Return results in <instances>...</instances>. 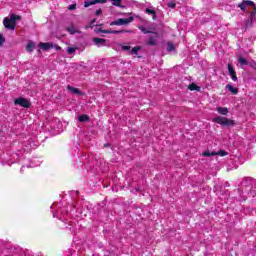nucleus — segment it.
I'll return each mask as SVG.
<instances>
[{"label":"nucleus","instance_id":"obj_1","mask_svg":"<svg viewBox=\"0 0 256 256\" xmlns=\"http://www.w3.org/2000/svg\"><path fill=\"white\" fill-rule=\"evenodd\" d=\"M21 16L17 14H11L10 18L6 17L3 20V25L5 29H10V31H15V27H17V22L20 21Z\"/></svg>","mask_w":256,"mask_h":256},{"label":"nucleus","instance_id":"obj_2","mask_svg":"<svg viewBox=\"0 0 256 256\" xmlns=\"http://www.w3.org/2000/svg\"><path fill=\"white\" fill-rule=\"evenodd\" d=\"M212 121L222 127H235V120H231L227 117L217 116Z\"/></svg>","mask_w":256,"mask_h":256},{"label":"nucleus","instance_id":"obj_3","mask_svg":"<svg viewBox=\"0 0 256 256\" xmlns=\"http://www.w3.org/2000/svg\"><path fill=\"white\" fill-rule=\"evenodd\" d=\"M135 21V18L133 16H130L128 18H119L116 21H112L110 23V26L113 27L114 25L121 26V25H129V23H133Z\"/></svg>","mask_w":256,"mask_h":256},{"label":"nucleus","instance_id":"obj_4","mask_svg":"<svg viewBox=\"0 0 256 256\" xmlns=\"http://www.w3.org/2000/svg\"><path fill=\"white\" fill-rule=\"evenodd\" d=\"M15 105H19L20 107H24V109H29L31 107V102L27 100V98L19 97L14 100Z\"/></svg>","mask_w":256,"mask_h":256},{"label":"nucleus","instance_id":"obj_5","mask_svg":"<svg viewBox=\"0 0 256 256\" xmlns=\"http://www.w3.org/2000/svg\"><path fill=\"white\" fill-rule=\"evenodd\" d=\"M238 7L241 9V11H245L247 7H253L254 10L256 9L255 2L250 0H243L242 3L238 4Z\"/></svg>","mask_w":256,"mask_h":256},{"label":"nucleus","instance_id":"obj_6","mask_svg":"<svg viewBox=\"0 0 256 256\" xmlns=\"http://www.w3.org/2000/svg\"><path fill=\"white\" fill-rule=\"evenodd\" d=\"M97 3H107V0H86L84 1V7H91V5H97Z\"/></svg>","mask_w":256,"mask_h":256},{"label":"nucleus","instance_id":"obj_7","mask_svg":"<svg viewBox=\"0 0 256 256\" xmlns=\"http://www.w3.org/2000/svg\"><path fill=\"white\" fill-rule=\"evenodd\" d=\"M93 42L97 47H105L107 40L103 39V38H98L95 37L93 38Z\"/></svg>","mask_w":256,"mask_h":256},{"label":"nucleus","instance_id":"obj_8","mask_svg":"<svg viewBox=\"0 0 256 256\" xmlns=\"http://www.w3.org/2000/svg\"><path fill=\"white\" fill-rule=\"evenodd\" d=\"M39 47H40V49H43V51H49V49H53V43H51V42H46V43L41 42L39 44Z\"/></svg>","mask_w":256,"mask_h":256},{"label":"nucleus","instance_id":"obj_9","mask_svg":"<svg viewBox=\"0 0 256 256\" xmlns=\"http://www.w3.org/2000/svg\"><path fill=\"white\" fill-rule=\"evenodd\" d=\"M228 71L232 77V81H237V72H235V69H233V66L231 64H228Z\"/></svg>","mask_w":256,"mask_h":256},{"label":"nucleus","instance_id":"obj_10","mask_svg":"<svg viewBox=\"0 0 256 256\" xmlns=\"http://www.w3.org/2000/svg\"><path fill=\"white\" fill-rule=\"evenodd\" d=\"M67 90L71 91V93H74V95H84V93L81 90H79V88H75L71 85L67 86Z\"/></svg>","mask_w":256,"mask_h":256},{"label":"nucleus","instance_id":"obj_11","mask_svg":"<svg viewBox=\"0 0 256 256\" xmlns=\"http://www.w3.org/2000/svg\"><path fill=\"white\" fill-rule=\"evenodd\" d=\"M226 89H228L232 95H237V93H239V88H235L231 84L226 85Z\"/></svg>","mask_w":256,"mask_h":256},{"label":"nucleus","instance_id":"obj_12","mask_svg":"<svg viewBox=\"0 0 256 256\" xmlns=\"http://www.w3.org/2000/svg\"><path fill=\"white\" fill-rule=\"evenodd\" d=\"M78 121H80V123H87L91 121V118L89 117V115L83 114L78 117Z\"/></svg>","mask_w":256,"mask_h":256},{"label":"nucleus","instance_id":"obj_13","mask_svg":"<svg viewBox=\"0 0 256 256\" xmlns=\"http://www.w3.org/2000/svg\"><path fill=\"white\" fill-rule=\"evenodd\" d=\"M114 7H121L122 9L125 8V6L121 5L123 3V0H108Z\"/></svg>","mask_w":256,"mask_h":256},{"label":"nucleus","instance_id":"obj_14","mask_svg":"<svg viewBox=\"0 0 256 256\" xmlns=\"http://www.w3.org/2000/svg\"><path fill=\"white\" fill-rule=\"evenodd\" d=\"M156 37H157V34H156V36H150L148 41H147V45L155 47V45H157V41H155Z\"/></svg>","mask_w":256,"mask_h":256},{"label":"nucleus","instance_id":"obj_15","mask_svg":"<svg viewBox=\"0 0 256 256\" xmlns=\"http://www.w3.org/2000/svg\"><path fill=\"white\" fill-rule=\"evenodd\" d=\"M33 49H35V43L33 41L28 42L26 46V51L28 53H33Z\"/></svg>","mask_w":256,"mask_h":256},{"label":"nucleus","instance_id":"obj_16","mask_svg":"<svg viewBox=\"0 0 256 256\" xmlns=\"http://www.w3.org/2000/svg\"><path fill=\"white\" fill-rule=\"evenodd\" d=\"M217 111L220 115H227V113H229L227 107H218Z\"/></svg>","mask_w":256,"mask_h":256},{"label":"nucleus","instance_id":"obj_17","mask_svg":"<svg viewBox=\"0 0 256 256\" xmlns=\"http://www.w3.org/2000/svg\"><path fill=\"white\" fill-rule=\"evenodd\" d=\"M138 29L140 31H142V33H144V35H147L149 33H154V35H157V32L149 31V30H147L146 27H143V26H139Z\"/></svg>","mask_w":256,"mask_h":256},{"label":"nucleus","instance_id":"obj_18","mask_svg":"<svg viewBox=\"0 0 256 256\" xmlns=\"http://www.w3.org/2000/svg\"><path fill=\"white\" fill-rule=\"evenodd\" d=\"M188 89L190 91H201V87L197 86V84L192 83L188 86Z\"/></svg>","mask_w":256,"mask_h":256},{"label":"nucleus","instance_id":"obj_19","mask_svg":"<svg viewBox=\"0 0 256 256\" xmlns=\"http://www.w3.org/2000/svg\"><path fill=\"white\" fill-rule=\"evenodd\" d=\"M215 155H217V152L215 151H212V152L204 151L202 153V157H215Z\"/></svg>","mask_w":256,"mask_h":256},{"label":"nucleus","instance_id":"obj_20","mask_svg":"<svg viewBox=\"0 0 256 256\" xmlns=\"http://www.w3.org/2000/svg\"><path fill=\"white\" fill-rule=\"evenodd\" d=\"M146 13L148 15H153V21H155V19H157V12H155V10H151V9L147 8Z\"/></svg>","mask_w":256,"mask_h":256},{"label":"nucleus","instance_id":"obj_21","mask_svg":"<svg viewBox=\"0 0 256 256\" xmlns=\"http://www.w3.org/2000/svg\"><path fill=\"white\" fill-rule=\"evenodd\" d=\"M96 33H105L107 35H113V30H104L103 28H99L96 30Z\"/></svg>","mask_w":256,"mask_h":256},{"label":"nucleus","instance_id":"obj_22","mask_svg":"<svg viewBox=\"0 0 256 256\" xmlns=\"http://www.w3.org/2000/svg\"><path fill=\"white\" fill-rule=\"evenodd\" d=\"M238 63H239L240 65H249V62L247 61V59H245V58L242 57V56H240V57L238 58Z\"/></svg>","mask_w":256,"mask_h":256},{"label":"nucleus","instance_id":"obj_23","mask_svg":"<svg viewBox=\"0 0 256 256\" xmlns=\"http://www.w3.org/2000/svg\"><path fill=\"white\" fill-rule=\"evenodd\" d=\"M95 23H97V19L94 18L91 20L88 27L93 28V27H102L103 26V24L95 25Z\"/></svg>","mask_w":256,"mask_h":256},{"label":"nucleus","instance_id":"obj_24","mask_svg":"<svg viewBox=\"0 0 256 256\" xmlns=\"http://www.w3.org/2000/svg\"><path fill=\"white\" fill-rule=\"evenodd\" d=\"M167 51L168 52L175 51V44H173V42L167 43Z\"/></svg>","mask_w":256,"mask_h":256},{"label":"nucleus","instance_id":"obj_25","mask_svg":"<svg viewBox=\"0 0 256 256\" xmlns=\"http://www.w3.org/2000/svg\"><path fill=\"white\" fill-rule=\"evenodd\" d=\"M131 30H113V35H119L121 33H131Z\"/></svg>","mask_w":256,"mask_h":256},{"label":"nucleus","instance_id":"obj_26","mask_svg":"<svg viewBox=\"0 0 256 256\" xmlns=\"http://www.w3.org/2000/svg\"><path fill=\"white\" fill-rule=\"evenodd\" d=\"M245 27L246 29H251V27H253V18H250L246 21Z\"/></svg>","mask_w":256,"mask_h":256},{"label":"nucleus","instance_id":"obj_27","mask_svg":"<svg viewBox=\"0 0 256 256\" xmlns=\"http://www.w3.org/2000/svg\"><path fill=\"white\" fill-rule=\"evenodd\" d=\"M139 51H141V46H135L132 48L131 53L133 55H137V53H139Z\"/></svg>","mask_w":256,"mask_h":256},{"label":"nucleus","instance_id":"obj_28","mask_svg":"<svg viewBox=\"0 0 256 256\" xmlns=\"http://www.w3.org/2000/svg\"><path fill=\"white\" fill-rule=\"evenodd\" d=\"M75 51H77V47H68V49H67L68 55H73V53H75Z\"/></svg>","mask_w":256,"mask_h":256},{"label":"nucleus","instance_id":"obj_29","mask_svg":"<svg viewBox=\"0 0 256 256\" xmlns=\"http://www.w3.org/2000/svg\"><path fill=\"white\" fill-rule=\"evenodd\" d=\"M216 155H219L220 157H225L227 155V151L219 150L218 152H216Z\"/></svg>","mask_w":256,"mask_h":256},{"label":"nucleus","instance_id":"obj_30","mask_svg":"<svg viewBox=\"0 0 256 256\" xmlns=\"http://www.w3.org/2000/svg\"><path fill=\"white\" fill-rule=\"evenodd\" d=\"M168 7H170L171 9H175V7H177V4L175 2H169Z\"/></svg>","mask_w":256,"mask_h":256},{"label":"nucleus","instance_id":"obj_31","mask_svg":"<svg viewBox=\"0 0 256 256\" xmlns=\"http://www.w3.org/2000/svg\"><path fill=\"white\" fill-rule=\"evenodd\" d=\"M3 43H5V36H3V34H0V47L1 45H3Z\"/></svg>","mask_w":256,"mask_h":256},{"label":"nucleus","instance_id":"obj_32","mask_svg":"<svg viewBox=\"0 0 256 256\" xmlns=\"http://www.w3.org/2000/svg\"><path fill=\"white\" fill-rule=\"evenodd\" d=\"M69 11H74V9H77V4H72L68 7Z\"/></svg>","mask_w":256,"mask_h":256},{"label":"nucleus","instance_id":"obj_33","mask_svg":"<svg viewBox=\"0 0 256 256\" xmlns=\"http://www.w3.org/2000/svg\"><path fill=\"white\" fill-rule=\"evenodd\" d=\"M122 50H123V51H130V50H131V46H125V45H123V46H122Z\"/></svg>","mask_w":256,"mask_h":256},{"label":"nucleus","instance_id":"obj_34","mask_svg":"<svg viewBox=\"0 0 256 256\" xmlns=\"http://www.w3.org/2000/svg\"><path fill=\"white\" fill-rule=\"evenodd\" d=\"M101 13H103V10L99 8L98 10H96L95 15L99 16L101 15Z\"/></svg>","mask_w":256,"mask_h":256},{"label":"nucleus","instance_id":"obj_35","mask_svg":"<svg viewBox=\"0 0 256 256\" xmlns=\"http://www.w3.org/2000/svg\"><path fill=\"white\" fill-rule=\"evenodd\" d=\"M68 31L71 33V35H73L75 33V31L73 30V28H68Z\"/></svg>","mask_w":256,"mask_h":256},{"label":"nucleus","instance_id":"obj_36","mask_svg":"<svg viewBox=\"0 0 256 256\" xmlns=\"http://www.w3.org/2000/svg\"><path fill=\"white\" fill-rule=\"evenodd\" d=\"M56 51H61V46L57 45L55 46Z\"/></svg>","mask_w":256,"mask_h":256}]
</instances>
